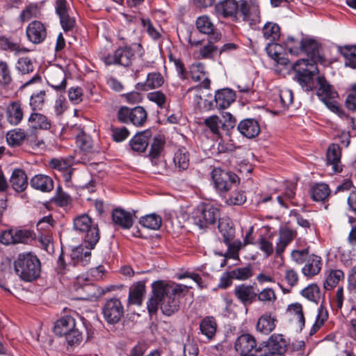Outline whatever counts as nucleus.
Instances as JSON below:
<instances>
[{"mask_svg": "<svg viewBox=\"0 0 356 356\" xmlns=\"http://www.w3.org/2000/svg\"><path fill=\"white\" fill-rule=\"evenodd\" d=\"M134 213L127 211L121 208L113 210L112 219L115 225L124 229H129L134 224Z\"/></svg>", "mask_w": 356, "mask_h": 356, "instance_id": "4be33fe9", "label": "nucleus"}, {"mask_svg": "<svg viewBox=\"0 0 356 356\" xmlns=\"http://www.w3.org/2000/svg\"><path fill=\"white\" fill-rule=\"evenodd\" d=\"M341 148L338 143L330 144L326 152V165L331 167L333 173H339L343 170Z\"/></svg>", "mask_w": 356, "mask_h": 356, "instance_id": "dca6fc26", "label": "nucleus"}, {"mask_svg": "<svg viewBox=\"0 0 356 356\" xmlns=\"http://www.w3.org/2000/svg\"><path fill=\"white\" fill-rule=\"evenodd\" d=\"M74 228L83 234V238L86 247L93 249L100 238L98 225L92 222L87 214H82L74 219Z\"/></svg>", "mask_w": 356, "mask_h": 356, "instance_id": "39448f33", "label": "nucleus"}, {"mask_svg": "<svg viewBox=\"0 0 356 356\" xmlns=\"http://www.w3.org/2000/svg\"><path fill=\"white\" fill-rule=\"evenodd\" d=\"M286 311L291 321L296 323L300 330H302L305 324L302 305L299 302L292 303L288 306Z\"/></svg>", "mask_w": 356, "mask_h": 356, "instance_id": "c85d7f7f", "label": "nucleus"}, {"mask_svg": "<svg viewBox=\"0 0 356 356\" xmlns=\"http://www.w3.org/2000/svg\"><path fill=\"white\" fill-rule=\"evenodd\" d=\"M53 201L57 206L65 207L72 204V198L59 186L56 189V193Z\"/></svg>", "mask_w": 356, "mask_h": 356, "instance_id": "13d9d810", "label": "nucleus"}, {"mask_svg": "<svg viewBox=\"0 0 356 356\" xmlns=\"http://www.w3.org/2000/svg\"><path fill=\"white\" fill-rule=\"evenodd\" d=\"M317 83L318 85L317 95L321 101L332 112L337 113L340 116L344 115V113L341 109L337 101L336 100L338 97L337 92L327 81L323 76H318Z\"/></svg>", "mask_w": 356, "mask_h": 356, "instance_id": "6e6552de", "label": "nucleus"}, {"mask_svg": "<svg viewBox=\"0 0 356 356\" xmlns=\"http://www.w3.org/2000/svg\"><path fill=\"white\" fill-rule=\"evenodd\" d=\"M39 242L42 245V248L45 250L48 253L54 252V245L52 242L51 236L49 234V232H44V234H41L39 236Z\"/></svg>", "mask_w": 356, "mask_h": 356, "instance_id": "338daca9", "label": "nucleus"}, {"mask_svg": "<svg viewBox=\"0 0 356 356\" xmlns=\"http://www.w3.org/2000/svg\"><path fill=\"white\" fill-rule=\"evenodd\" d=\"M296 72L295 79L306 91H311L315 88L314 76L318 74V69L316 64L308 60L300 59L293 65Z\"/></svg>", "mask_w": 356, "mask_h": 356, "instance_id": "423d86ee", "label": "nucleus"}, {"mask_svg": "<svg viewBox=\"0 0 356 356\" xmlns=\"http://www.w3.org/2000/svg\"><path fill=\"white\" fill-rule=\"evenodd\" d=\"M239 15L250 26L257 24L261 20L259 5L251 1H240Z\"/></svg>", "mask_w": 356, "mask_h": 356, "instance_id": "4468645a", "label": "nucleus"}, {"mask_svg": "<svg viewBox=\"0 0 356 356\" xmlns=\"http://www.w3.org/2000/svg\"><path fill=\"white\" fill-rule=\"evenodd\" d=\"M296 236L297 232L296 230L284 228L280 230L278 239L289 245Z\"/></svg>", "mask_w": 356, "mask_h": 356, "instance_id": "774afa93", "label": "nucleus"}, {"mask_svg": "<svg viewBox=\"0 0 356 356\" xmlns=\"http://www.w3.org/2000/svg\"><path fill=\"white\" fill-rule=\"evenodd\" d=\"M45 90H40L38 92L33 93L31 95L29 99V106L31 112L41 111L45 102Z\"/></svg>", "mask_w": 356, "mask_h": 356, "instance_id": "49530a36", "label": "nucleus"}, {"mask_svg": "<svg viewBox=\"0 0 356 356\" xmlns=\"http://www.w3.org/2000/svg\"><path fill=\"white\" fill-rule=\"evenodd\" d=\"M47 83L56 91L64 92L67 87L65 73L61 70L51 72L48 76Z\"/></svg>", "mask_w": 356, "mask_h": 356, "instance_id": "393cba45", "label": "nucleus"}, {"mask_svg": "<svg viewBox=\"0 0 356 356\" xmlns=\"http://www.w3.org/2000/svg\"><path fill=\"white\" fill-rule=\"evenodd\" d=\"M221 197L225 200V202L227 205L240 206L243 204L246 201L245 192L241 189H238L237 186L232 191L227 192L225 195H222Z\"/></svg>", "mask_w": 356, "mask_h": 356, "instance_id": "f704fd0d", "label": "nucleus"}, {"mask_svg": "<svg viewBox=\"0 0 356 356\" xmlns=\"http://www.w3.org/2000/svg\"><path fill=\"white\" fill-rule=\"evenodd\" d=\"M10 182L15 191L22 192L27 188L28 178L23 170L15 169L13 171Z\"/></svg>", "mask_w": 356, "mask_h": 356, "instance_id": "2f4dec72", "label": "nucleus"}, {"mask_svg": "<svg viewBox=\"0 0 356 356\" xmlns=\"http://www.w3.org/2000/svg\"><path fill=\"white\" fill-rule=\"evenodd\" d=\"M321 267V258L316 255H312L302 268V272L306 277H313L319 273Z\"/></svg>", "mask_w": 356, "mask_h": 356, "instance_id": "c9c22d12", "label": "nucleus"}, {"mask_svg": "<svg viewBox=\"0 0 356 356\" xmlns=\"http://www.w3.org/2000/svg\"><path fill=\"white\" fill-rule=\"evenodd\" d=\"M218 51V47L217 45L207 42L199 49L198 57L202 59H211Z\"/></svg>", "mask_w": 356, "mask_h": 356, "instance_id": "0e129e2a", "label": "nucleus"}, {"mask_svg": "<svg viewBox=\"0 0 356 356\" xmlns=\"http://www.w3.org/2000/svg\"><path fill=\"white\" fill-rule=\"evenodd\" d=\"M289 343L284 336L281 334H272L266 342L261 350L275 353L278 355L285 356Z\"/></svg>", "mask_w": 356, "mask_h": 356, "instance_id": "f3484780", "label": "nucleus"}, {"mask_svg": "<svg viewBox=\"0 0 356 356\" xmlns=\"http://www.w3.org/2000/svg\"><path fill=\"white\" fill-rule=\"evenodd\" d=\"M73 164L72 159H52L49 162V166L60 171L67 170Z\"/></svg>", "mask_w": 356, "mask_h": 356, "instance_id": "e2e57ef3", "label": "nucleus"}, {"mask_svg": "<svg viewBox=\"0 0 356 356\" xmlns=\"http://www.w3.org/2000/svg\"><path fill=\"white\" fill-rule=\"evenodd\" d=\"M151 136L152 134L149 130L136 134L129 141V145L131 149L137 152H145L148 146Z\"/></svg>", "mask_w": 356, "mask_h": 356, "instance_id": "bb28decb", "label": "nucleus"}, {"mask_svg": "<svg viewBox=\"0 0 356 356\" xmlns=\"http://www.w3.org/2000/svg\"><path fill=\"white\" fill-rule=\"evenodd\" d=\"M116 118L120 123H131L136 127H142L147 122V113L143 106H138L130 108L124 106L118 110Z\"/></svg>", "mask_w": 356, "mask_h": 356, "instance_id": "9d476101", "label": "nucleus"}, {"mask_svg": "<svg viewBox=\"0 0 356 356\" xmlns=\"http://www.w3.org/2000/svg\"><path fill=\"white\" fill-rule=\"evenodd\" d=\"M112 139L116 143H120L126 140L130 134L129 131L125 127H115L111 125Z\"/></svg>", "mask_w": 356, "mask_h": 356, "instance_id": "4d7b16f0", "label": "nucleus"}, {"mask_svg": "<svg viewBox=\"0 0 356 356\" xmlns=\"http://www.w3.org/2000/svg\"><path fill=\"white\" fill-rule=\"evenodd\" d=\"M339 52L346 59V65L356 68V46L340 47Z\"/></svg>", "mask_w": 356, "mask_h": 356, "instance_id": "09e8293b", "label": "nucleus"}, {"mask_svg": "<svg viewBox=\"0 0 356 356\" xmlns=\"http://www.w3.org/2000/svg\"><path fill=\"white\" fill-rule=\"evenodd\" d=\"M54 8L64 32L72 31L76 21L67 0H56Z\"/></svg>", "mask_w": 356, "mask_h": 356, "instance_id": "9b49d317", "label": "nucleus"}, {"mask_svg": "<svg viewBox=\"0 0 356 356\" xmlns=\"http://www.w3.org/2000/svg\"><path fill=\"white\" fill-rule=\"evenodd\" d=\"M16 68L22 74H26L33 71L34 65L32 60L29 57L24 56L18 59Z\"/></svg>", "mask_w": 356, "mask_h": 356, "instance_id": "bf43d9fd", "label": "nucleus"}, {"mask_svg": "<svg viewBox=\"0 0 356 356\" xmlns=\"http://www.w3.org/2000/svg\"><path fill=\"white\" fill-rule=\"evenodd\" d=\"M161 217L155 213H151L142 217L139 223L144 227L156 230L159 229L161 225Z\"/></svg>", "mask_w": 356, "mask_h": 356, "instance_id": "a18cd8bd", "label": "nucleus"}, {"mask_svg": "<svg viewBox=\"0 0 356 356\" xmlns=\"http://www.w3.org/2000/svg\"><path fill=\"white\" fill-rule=\"evenodd\" d=\"M31 186L42 192H49L54 188V181L52 179L47 175H35L30 181Z\"/></svg>", "mask_w": 356, "mask_h": 356, "instance_id": "473e14b6", "label": "nucleus"}, {"mask_svg": "<svg viewBox=\"0 0 356 356\" xmlns=\"http://www.w3.org/2000/svg\"><path fill=\"white\" fill-rule=\"evenodd\" d=\"M102 314L108 324L114 325L120 322L124 316V307L121 301L115 298L106 300L102 307Z\"/></svg>", "mask_w": 356, "mask_h": 356, "instance_id": "f8f14e48", "label": "nucleus"}, {"mask_svg": "<svg viewBox=\"0 0 356 356\" xmlns=\"http://www.w3.org/2000/svg\"><path fill=\"white\" fill-rule=\"evenodd\" d=\"M144 49L140 43L124 42V47L117 49L113 54H107L102 57V60L106 65H119L129 67L132 65L136 56H143Z\"/></svg>", "mask_w": 356, "mask_h": 356, "instance_id": "7ed1b4c3", "label": "nucleus"}, {"mask_svg": "<svg viewBox=\"0 0 356 356\" xmlns=\"http://www.w3.org/2000/svg\"><path fill=\"white\" fill-rule=\"evenodd\" d=\"M74 287L76 291H83V294L81 297L82 299L97 298L104 294V291L99 286L90 283H86L80 287L78 286V283H76Z\"/></svg>", "mask_w": 356, "mask_h": 356, "instance_id": "e433bc0d", "label": "nucleus"}, {"mask_svg": "<svg viewBox=\"0 0 356 356\" xmlns=\"http://www.w3.org/2000/svg\"><path fill=\"white\" fill-rule=\"evenodd\" d=\"M330 193V190L328 185L323 183L315 184L310 190L312 198L316 202L325 201Z\"/></svg>", "mask_w": 356, "mask_h": 356, "instance_id": "a19ab883", "label": "nucleus"}, {"mask_svg": "<svg viewBox=\"0 0 356 356\" xmlns=\"http://www.w3.org/2000/svg\"><path fill=\"white\" fill-rule=\"evenodd\" d=\"M240 3L236 0H222L216 4L214 13L218 17L237 18L239 15Z\"/></svg>", "mask_w": 356, "mask_h": 356, "instance_id": "2eb2a0df", "label": "nucleus"}, {"mask_svg": "<svg viewBox=\"0 0 356 356\" xmlns=\"http://www.w3.org/2000/svg\"><path fill=\"white\" fill-rule=\"evenodd\" d=\"M277 48H280V46L278 44H273L267 45L266 50L268 54L278 64L282 65H287V64L289 63V60L281 56V54L277 52Z\"/></svg>", "mask_w": 356, "mask_h": 356, "instance_id": "052dcab7", "label": "nucleus"}, {"mask_svg": "<svg viewBox=\"0 0 356 356\" xmlns=\"http://www.w3.org/2000/svg\"><path fill=\"white\" fill-rule=\"evenodd\" d=\"M301 294L307 300L318 302L321 298V291L317 284H312L302 290Z\"/></svg>", "mask_w": 356, "mask_h": 356, "instance_id": "864d4df0", "label": "nucleus"}, {"mask_svg": "<svg viewBox=\"0 0 356 356\" xmlns=\"http://www.w3.org/2000/svg\"><path fill=\"white\" fill-rule=\"evenodd\" d=\"M264 304H273L277 300V295L272 288H265L260 291H256V301Z\"/></svg>", "mask_w": 356, "mask_h": 356, "instance_id": "de8ad7c7", "label": "nucleus"}, {"mask_svg": "<svg viewBox=\"0 0 356 356\" xmlns=\"http://www.w3.org/2000/svg\"><path fill=\"white\" fill-rule=\"evenodd\" d=\"M164 145V142L160 138L155 137L154 141L151 145V149L149 153V156L151 159L152 163L154 165L157 164L156 159L159 156Z\"/></svg>", "mask_w": 356, "mask_h": 356, "instance_id": "6e6d98bb", "label": "nucleus"}, {"mask_svg": "<svg viewBox=\"0 0 356 356\" xmlns=\"http://www.w3.org/2000/svg\"><path fill=\"white\" fill-rule=\"evenodd\" d=\"M304 38L305 37L302 35L296 37L289 36L284 42L286 48L291 54H300Z\"/></svg>", "mask_w": 356, "mask_h": 356, "instance_id": "c03bdc74", "label": "nucleus"}, {"mask_svg": "<svg viewBox=\"0 0 356 356\" xmlns=\"http://www.w3.org/2000/svg\"><path fill=\"white\" fill-rule=\"evenodd\" d=\"M328 318V314L326 309L321 305L318 309V315L316 316V321L314 323L309 334H314L325 323Z\"/></svg>", "mask_w": 356, "mask_h": 356, "instance_id": "5fc2aeb1", "label": "nucleus"}, {"mask_svg": "<svg viewBox=\"0 0 356 356\" xmlns=\"http://www.w3.org/2000/svg\"><path fill=\"white\" fill-rule=\"evenodd\" d=\"M164 83V79L160 72H151L147 76L145 83H138L136 88L140 90H148L161 87Z\"/></svg>", "mask_w": 356, "mask_h": 356, "instance_id": "cd10ccee", "label": "nucleus"}, {"mask_svg": "<svg viewBox=\"0 0 356 356\" xmlns=\"http://www.w3.org/2000/svg\"><path fill=\"white\" fill-rule=\"evenodd\" d=\"M147 98L149 101L155 103L160 108L165 107L167 97L161 90H156L147 93Z\"/></svg>", "mask_w": 356, "mask_h": 356, "instance_id": "680f3d73", "label": "nucleus"}, {"mask_svg": "<svg viewBox=\"0 0 356 356\" xmlns=\"http://www.w3.org/2000/svg\"><path fill=\"white\" fill-rule=\"evenodd\" d=\"M217 322L212 316H205L200 323V330L207 339L212 340L217 332Z\"/></svg>", "mask_w": 356, "mask_h": 356, "instance_id": "c756f323", "label": "nucleus"}, {"mask_svg": "<svg viewBox=\"0 0 356 356\" xmlns=\"http://www.w3.org/2000/svg\"><path fill=\"white\" fill-rule=\"evenodd\" d=\"M13 82L11 70L6 61H0V86L8 87Z\"/></svg>", "mask_w": 356, "mask_h": 356, "instance_id": "8fccbe9b", "label": "nucleus"}, {"mask_svg": "<svg viewBox=\"0 0 356 356\" xmlns=\"http://www.w3.org/2000/svg\"><path fill=\"white\" fill-rule=\"evenodd\" d=\"M17 275L24 281L31 282L41 273V264L36 255L31 252L21 253L14 261Z\"/></svg>", "mask_w": 356, "mask_h": 356, "instance_id": "20e7f679", "label": "nucleus"}, {"mask_svg": "<svg viewBox=\"0 0 356 356\" xmlns=\"http://www.w3.org/2000/svg\"><path fill=\"white\" fill-rule=\"evenodd\" d=\"M237 129L241 135L247 138H254L261 131L259 122L253 118L241 120L237 125Z\"/></svg>", "mask_w": 356, "mask_h": 356, "instance_id": "412c9836", "label": "nucleus"}, {"mask_svg": "<svg viewBox=\"0 0 356 356\" xmlns=\"http://www.w3.org/2000/svg\"><path fill=\"white\" fill-rule=\"evenodd\" d=\"M343 278L344 273L341 270H332L325 280L324 287L327 290L332 289Z\"/></svg>", "mask_w": 356, "mask_h": 356, "instance_id": "3c124183", "label": "nucleus"}, {"mask_svg": "<svg viewBox=\"0 0 356 356\" xmlns=\"http://www.w3.org/2000/svg\"><path fill=\"white\" fill-rule=\"evenodd\" d=\"M234 92L229 88H223L216 91L214 97L216 107L218 110L228 108L235 100Z\"/></svg>", "mask_w": 356, "mask_h": 356, "instance_id": "b1692460", "label": "nucleus"}, {"mask_svg": "<svg viewBox=\"0 0 356 356\" xmlns=\"http://www.w3.org/2000/svg\"><path fill=\"white\" fill-rule=\"evenodd\" d=\"M256 284H241L234 288V294L244 306L250 305L256 301Z\"/></svg>", "mask_w": 356, "mask_h": 356, "instance_id": "a211bd4d", "label": "nucleus"}, {"mask_svg": "<svg viewBox=\"0 0 356 356\" xmlns=\"http://www.w3.org/2000/svg\"><path fill=\"white\" fill-rule=\"evenodd\" d=\"M252 275V268L250 266L238 268L231 271V276L236 280H245Z\"/></svg>", "mask_w": 356, "mask_h": 356, "instance_id": "69168bd1", "label": "nucleus"}, {"mask_svg": "<svg viewBox=\"0 0 356 356\" xmlns=\"http://www.w3.org/2000/svg\"><path fill=\"white\" fill-rule=\"evenodd\" d=\"M7 121L13 126L18 125L24 118V111L19 101L11 102L6 110Z\"/></svg>", "mask_w": 356, "mask_h": 356, "instance_id": "5701e85b", "label": "nucleus"}, {"mask_svg": "<svg viewBox=\"0 0 356 356\" xmlns=\"http://www.w3.org/2000/svg\"><path fill=\"white\" fill-rule=\"evenodd\" d=\"M195 25L197 30L204 34H209L215 29L213 22L207 15L197 17Z\"/></svg>", "mask_w": 356, "mask_h": 356, "instance_id": "603ef678", "label": "nucleus"}, {"mask_svg": "<svg viewBox=\"0 0 356 356\" xmlns=\"http://www.w3.org/2000/svg\"><path fill=\"white\" fill-rule=\"evenodd\" d=\"M320 44L318 42L309 37H305L302 42V48L301 54H305L310 59H307L309 62L316 65L317 62L323 63L325 58L319 54Z\"/></svg>", "mask_w": 356, "mask_h": 356, "instance_id": "6ab92c4d", "label": "nucleus"}, {"mask_svg": "<svg viewBox=\"0 0 356 356\" xmlns=\"http://www.w3.org/2000/svg\"><path fill=\"white\" fill-rule=\"evenodd\" d=\"M234 348L241 355L259 354L261 350V346H257L255 338L250 334H243L239 336L235 341Z\"/></svg>", "mask_w": 356, "mask_h": 356, "instance_id": "ddd939ff", "label": "nucleus"}, {"mask_svg": "<svg viewBox=\"0 0 356 356\" xmlns=\"http://www.w3.org/2000/svg\"><path fill=\"white\" fill-rule=\"evenodd\" d=\"M173 161L179 170H186L190 162L189 152L185 147L178 149L174 155Z\"/></svg>", "mask_w": 356, "mask_h": 356, "instance_id": "4c0bfd02", "label": "nucleus"}, {"mask_svg": "<svg viewBox=\"0 0 356 356\" xmlns=\"http://www.w3.org/2000/svg\"><path fill=\"white\" fill-rule=\"evenodd\" d=\"M191 286L157 280L152 284V295L147 302L150 314H156L159 305L163 314L171 316L179 309V298L184 296Z\"/></svg>", "mask_w": 356, "mask_h": 356, "instance_id": "f257e3e1", "label": "nucleus"}, {"mask_svg": "<svg viewBox=\"0 0 356 356\" xmlns=\"http://www.w3.org/2000/svg\"><path fill=\"white\" fill-rule=\"evenodd\" d=\"M220 218V211L210 204L199 205L193 212V222L200 229H204L210 225H213Z\"/></svg>", "mask_w": 356, "mask_h": 356, "instance_id": "1a4fd4ad", "label": "nucleus"}, {"mask_svg": "<svg viewBox=\"0 0 356 356\" xmlns=\"http://www.w3.org/2000/svg\"><path fill=\"white\" fill-rule=\"evenodd\" d=\"M263 34L266 40H268V45L276 44L280 36V28L275 23L268 22L263 28Z\"/></svg>", "mask_w": 356, "mask_h": 356, "instance_id": "ea45409f", "label": "nucleus"}, {"mask_svg": "<svg viewBox=\"0 0 356 356\" xmlns=\"http://www.w3.org/2000/svg\"><path fill=\"white\" fill-rule=\"evenodd\" d=\"M218 228L222 236L223 242L225 244H229V241L234 240L235 236V228L230 219H219Z\"/></svg>", "mask_w": 356, "mask_h": 356, "instance_id": "7c9ffc66", "label": "nucleus"}, {"mask_svg": "<svg viewBox=\"0 0 356 356\" xmlns=\"http://www.w3.org/2000/svg\"><path fill=\"white\" fill-rule=\"evenodd\" d=\"M28 124L32 129L49 130L51 122L44 114L35 111L31 112L28 118Z\"/></svg>", "mask_w": 356, "mask_h": 356, "instance_id": "a878e982", "label": "nucleus"}, {"mask_svg": "<svg viewBox=\"0 0 356 356\" xmlns=\"http://www.w3.org/2000/svg\"><path fill=\"white\" fill-rule=\"evenodd\" d=\"M83 331L86 332V339L93 337L94 331L89 328L83 320H76L72 316H65L55 323L54 332L57 335H65L67 344L70 346H79L83 339Z\"/></svg>", "mask_w": 356, "mask_h": 356, "instance_id": "f03ea898", "label": "nucleus"}, {"mask_svg": "<svg viewBox=\"0 0 356 356\" xmlns=\"http://www.w3.org/2000/svg\"><path fill=\"white\" fill-rule=\"evenodd\" d=\"M26 33L28 40L34 43H42L47 37V29L40 21H33L26 27Z\"/></svg>", "mask_w": 356, "mask_h": 356, "instance_id": "aec40b11", "label": "nucleus"}, {"mask_svg": "<svg viewBox=\"0 0 356 356\" xmlns=\"http://www.w3.org/2000/svg\"><path fill=\"white\" fill-rule=\"evenodd\" d=\"M203 124L218 138H221L220 129H222V122L217 115H211L204 120Z\"/></svg>", "mask_w": 356, "mask_h": 356, "instance_id": "79ce46f5", "label": "nucleus"}, {"mask_svg": "<svg viewBox=\"0 0 356 356\" xmlns=\"http://www.w3.org/2000/svg\"><path fill=\"white\" fill-rule=\"evenodd\" d=\"M26 138V131L22 129H13L6 134V140L10 147H19Z\"/></svg>", "mask_w": 356, "mask_h": 356, "instance_id": "58836bf2", "label": "nucleus"}, {"mask_svg": "<svg viewBox=\"0 0 356 356\" xmlns=\"http://www.w3.org/2000/svg\"><path fill=\"white\" fill-rule=\"evenodd\" d=\"M276 319L270 314L265 313L261 315L257 323V330L262 334H268L275 328Z\"/></svg>", "mask_w": 356, "mask_h": 356, "instance_id": "72a5a7b5", "label": "nucleus"}, {"mask_svg": "<svg viewBox=\"0 0 356 356\" xmlns=\"http://www.w3.org/2000/svg\"><path fill=\"white\" fill-rule=\"evenodd\" d=\"M211 176L214 187L220 196L232 191L240 183V179L236 174L220 168H213Z\"/></svg>", "mask_w": 356, "mask_h": 356, "instance_id": "0eeeda50", "label": "nucleus"}, {"mask_svg": "<svg viewBox=\"0 0 356 356\" xmlns=\"http://www.w3.org/2000/svg\"><path fill=\"white\" fill-rule=\"evenodd\" d=\"M145 292V285L143 282H138L134 285L129 291V302L134 305H140L143 296Z\"/></svg>", "mask_w": 356, "mask_h": 356, "instance_id": "37998d69", "label": "nucleus"}]
</instances>
